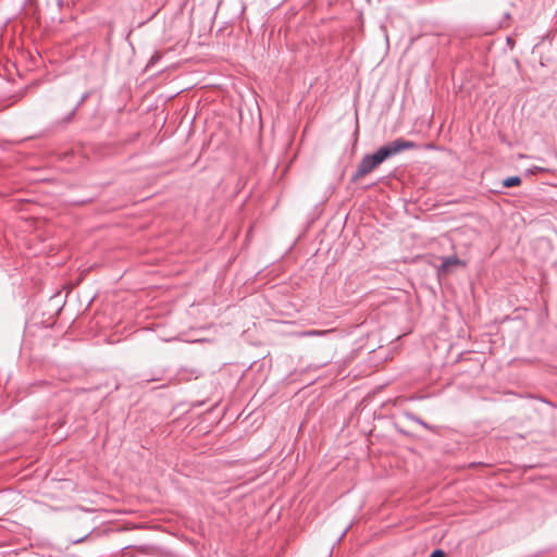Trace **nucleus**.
<instances>
[{
  "instance_id": "5",
  "label": "nucleus",
  "mask_w": 557,
  "mask_h": 557,
  "mask_svg": "<svg viewBox=\"0 0 557 557\" xmlns=\"http://www.w3.org/2000/svg\"><path fill=\"white\" fill-rule=\"evenodd\" d=\"M335 332V329L330 330H308L302 332L295 333V336L298 337H313V336H324L326 334Z\"/></svg>"
},
{
  "instance_id": "3",
  "label": "nucleus",
  "mask_w": 557,
  "mask_h": 557,
  "mask_svg": "<svg viewBox=\"0 0 557 557\" xmlns=\"http://www.w3.org/2000/svg\"><path fill=\"white\" fill-rule=\"evenodd\" d=\"M84 100H85V97H83L81 99V101H78L77 103L70 106L64 111L61 110L60 103L57 104L55 108L53 109V116H54L53 124L57 126H64L67 123H70L73 120L77 109L79 108V106L82 104V102Z\"/></svg>"
},
{
  "instance_id": "6",
  "label": "nucleus",
  "mask_w": 557,
  "mask_h": 557,
  "mask_svg": "<svg viewBox=\"0 0 557 557\" xmlns=\"http://www.w3.org/2000/svg\"><path fill=\"white\" fill-rule=\"evenodd\" d=\"M520 184H521V178L519 176H510V177H507L503 182V186L507 187V188L515 187V186H518Z\"/></svg>"
},
{
  "instance_id": "7",
  "label": "nucleus",
  "mask_w": 557,
  "mask_h": 557,
  "mask_svg": "<svg viewBox=\"0 0 557 557\" xmlns=\"http://www.w3.org/2000/svg\"><path fill=\"white\" fill-rule=\"evenodd\" d=\"M430 557H445V553L441 549L434 550Z\"/></svg>"
},
{
  "instance_id": "2",
  "label": "nucleus",
  "mask_w": 557,
  "mask_h": 557,
  "mask_svg": "<svg viewBox=\"0 0 557 557\" xmlns=\"http://www.w3.org/2000/svg\"><path fill=\"white\" fill-rule=\"evenodd\" d=\"M418 145L414 141L407 140L405 138H397L379 148L382 157L386 160L394 157L405 150L416 149Z\"/></svg>"
},
{
  "instance_id": "4",
  "label": "nucleus",
  "mask_w": 557,
  "mask_h": 557,
  "mask_svg": "<svg viewBox=\"0 0 557 557\" xmlns=\"http://www.w3.org/2000/svg\"><path fill=\"white\" fill-rule=\"evenodd\" d=\"M463 264V262L457 256H449L442 258L441 270L444 272L450 271L453 267Z\"/></svg>"
},
{
  "instance_id": "1",
  "label": "nucleus",
  "mask_w": 557,
  "mask_h": 557,
  "mask_svg": "<svg viewBox=\"0 0 557 557\" xmlns=\"http://www.w3.org/2000/svg\"><path fill=\"white\" fill-rule=\"evenodd\" d=\"M384 161L385 159L382 157L379 149L372 154L364 156L357 165V170L351 177L352 182H357L364 177Z\"/></svg>"
}]
</instances>
